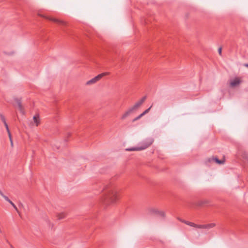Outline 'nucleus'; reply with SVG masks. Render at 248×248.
Masks as SVG:
<instances>
[{
  "mask_svg": "<svg viewBox=\"0 0 248 248\" xmlns=\"http://www.w3.org/2000/svg\"><path fill=\"white\" fill-rule=\"evenodd\" d=\"M100 191L103 192L101 198L102 202L106 205L115 202L117 199V192L114 186L99 184Z\"/></svg>",
  "mask_w": 248,
  "mask_h": 248,
  "instance_id": "f257e3e1",
  "label": "nucleus"
},
{
  "mask_svg": "<svg viewBox=\"0 0 248 248\" xmlns=\"http://www.w3.org/2000/svg\"><path fill=\"white\" fill-rule=\"evenodd\" d=\"M154 141V140L153 138H147L140 142L137 147L127 148L126 149V151H135L143 150L150 146Z\"/></svg>",
  "mask_w": 248,
  "mask_h": 248,
  "instance_id": "f03ea898",
  "label": "nucleus"
},
{
  "mask_svg": "<svg viewBox=\"0 0 248 248\" xmlns=\"http://www.w3.org/2000/svg\"><path fill=\"white\" fill-rule=\"evenodd\" d=\"M38 15L39 16H40V17H42L45 18L47 20L52 21L55 23L58 24L63 25V26L66 25V23L64 22H63V21H61L59 19H56V18H54L53 17H51L45 16L44 15H43V14H41L40 13H38Z\"/></svg>",
  "mask_w": 248,
  "mask_h": 248,
  "instance_id": "7ed1b4c3",
  "label": "nucleus"
},
{
  "mask_svg": "<svg viewBox=\"0 0 248 248\" xmlns=\"http://www.w3.org/2000/svg\"><path fill=\"white\" fill-rule=\"evenodd\" d=\"M107 74V73H102L100 74H99L97 76L95 77L94 78H93L91 80H89L87 82L86 84L87 85H91L95 83L97 81H98L99 79H100L103 76L105 75H106Z\"/></svg>",
  "mask_w": 248,
  "mask_h": 248,
  "instance_id": "20e7f679",
  "label": "nucleus"
},
{
  "mask_svg": "<svg viewBox=\"0 0 248 248\" xmlns=\"http://www.w3.org/2000/svg\"><path fill=\"white\" fill-rule=\"evenodd\" d=\"M216 162L218 164H222L224 163V160H219L218 158L217 157H212V158H209L207 159V161H206V163H207L208 162L209 163H210L211 162Z\"/></svg>",
  "mask_w": 248,
  "mask_h": 248,
  "instance_id": "39448f33",
  "label": "nucleus"
},
{
  "mask_svg": "<svg viewBox=\"0 0 248 248\" xmlns=\"http://www.w3.org/2000/svg\"><path fill=\"white\" fill-rule=\"evenodd\" d=\"M146 96H143L140 101H139L138 102H137L133 106V107L136 110L138 108H139L140 106L144 102L145 100L146 99Z\"/></svg>",
  "mask_w": 248,
  "mask_h": 248,
  "instance_id": "423d86ee",
  "label": "nucleus"
},
{
  "mask_svg": "<svg viewBox=\"0 0 248 248\" xmlns=\"http://www.w3.org/2000/svg\"><path fill=\"white\" fill-rule=\"evenodd\" d=\"M15 101L17 103V106H18L19 111H20L21 113H22V114H24V108L22 105L21 99H18V98H16L15 99Z\"/></svg>",
  "mask_w": 248,
  "mask_h": 248,
  "instance_id": "0eeeda50",
  "label": "nucleus"
},
{
  "mask_svg": "<svg viewBox=\"0 0 248 248\" xmlns=\"http://www.w3.org/2000/svg\"><path fill=\"white\" fill-rule=\"evenodd\" d=\"M135 110L134 108L132 107L129 108L122 116V119H125L127 116H128L133 111Z\"/></svg>",
  "mask_w": 248,
  "mask_h": 248,
  "instance_id": "6e6552de",
  "label": "nucleus"
},
{
  "mask_svg": "<svg viewBox=\"0 0 248 248\" xmlns=\"http://www.w3.org/2000/svg\"><path fill=\"white\" fill-rule=\"evenodd\" d=\"M240 82L241 81L239 79L236 78L231 82V86L232 87H235L238 85L240 84Z\"/></svg>",
  "mask_w": 248,
  "mask_h": 248,
  "instance_id": "1a4fd4ad",
  "label": "nucleus"
},
{
  "mask_svg": "<svg viewBox=\"0 0 248 248\" xmlns=\"http://www.w3.org/2000/svg\"><path fill=\"white\" fill-rule=\"evenodd\" d=\"M4 199L5 201L8 202L14 208V209L17 211V213H19L18 209L16 205L8 198V197H4Z\"/></svg>",
  "mask_w": 248,
  "mask_h": 248,
  "instance_id": "9d476101",
  "label": "nucleus"
},
{
  "mask_svg": "<svg viewBox=\"0 0 248 248\" xmlns=\"http://www.w3.org/2000/svg\"><path fill=\"white\" fill-rule=\"evenodd\" d=\"M33 120L36 126H38L40 123L39 117L38 115H36L33 116Z\"/></svg>",
  "mask_w": 248,
  "mask_h": 248,
  "instance_id": "9b49d317",
  "label": "nucleus"
},
{
  "mask_svg": "<svg viewBox=\"0 0 248 248\" xmlns=\"http://www.w3.org/2000/svg\"><path fill=\"white\" fill-rule=\"evenodd\" d=\"M149 212L150 214H158L159 210L155 208H150L148 209Z\"/></svg>",
  "mask_w": 248,
  "mask_h": 248,
  "instance_id": "f8f14e48",
  "label": "nucleus"
},
{
  "mask_svg": "<svg viewBox=\"0 0 248 248\" xmlns=\"http://www.w3.org/2000/svg\"><path fill=\"white\" fill-rule=\"evenodd\" d=\"M180 220L181 222H184L185 224H186L187 225H189L190 226L196 227L197 226V224H194V223H192V222H189V221H185V220H182V219H180Z\"/></svg>",
  "mask_w": 248,
  "mask_h": 248,
  "instance_id": "ddd939ff",
  "label": "nucleus"
},
{
  "mask_svg": "<svg viewBox=\"0 0 248 248\" xmlns=\"http://www.w3.org/2000/svg\"><path fill=\"white\" fill-rule=\"evenodd\" d=\"M57 217L59 220H61V219L64 218L66 217V215L64 213H62L60 214H58L57 215Z\"/></svg>",
  "mask_w": 248,
  "mask_h": 248,
  "instance_id": "4468645a",
  "label": "nucleus"
},
{
  "mask_svg": "<svg viewBox=\"0 0 248 248\" xmlns=\"http://www.w3.org/2000/svg\"><path fill=\"white\" fill-rule=\"evenodd\" d=\"M205 226H206L205 227V229H209V228H211L215 227V223H210V224H206V225H205Z\"/></svg>",
  "mask_w": 248,
  "mask_h": 248,
  "instance_id": "2eb2a0df",
  "label": "nucleus"
},
{
  "mask_svg": "<svg viewBox=\"0 0 248 248\" xmlns=\"http://www.w3.org/2000/svg\"><path fill=\"white\" fill-rule=\"evenodd\" d=\"M157 215L162 217L163 218H165V213L162 211H159Z\"/></svg>",
  "mask_w": 248,
  "mask_h": 248,
  "instance_id": "dca6fc26",
  "label": "nucleus"
},
{
  "mask_svg": "<svg viewBox=\"0 0 248 248\" xmlns=\"http://www.w3.org/2000/svg\"><path fill=\"white\" fill-rule=\"evenodd\" d=\"M205 225H197L195 227L196 228H200V229H205Z\"/></svg>",
  "mask_w": 248,
  "mask_h": 248,
  "instance_id": "f3484780",
  "label": "nucleus"
},
{
  "mask_svg": "<svg viewBox=\"0 0 248 248\" xmlns=\"http://www.w3.org/2000/svg\"><path fill=\"white\" fill-rule=\"evenodd\" d=\"M0 118L3 123L4 121H6L5 117L2 114H0Z\"/></svg>",
  "mask_w": 248,
  "mask_h": 248,
  "instance_id": "a211bd4d",
  "label": "nucleus"
},
{
  "mask_svg": "<svg viewBox=\"0 0 248 248\" xmlns=\"http://www.w3.org/2000/svg\"><path fill=\"white\" fill-rule=\"evenodd\" d=\"M152 106H151L150 107H149L148 108H147V109H146L144 111H143V112L145 114H146L147 113H148L150 109L151 108Z\"/></svg>",
  "mask_w": 248,
  "mask_h": 248,
  "instance_id": "6ab92c4d",
  "label": "nucleus"
},
{
  "mask_svg": "<svg viewBox=\"0 0 248 248\" xmlns=\"http://www.w3.org/2000/svg\"><path fill=\"white\" fill-rule=\"evenodd\" d=\"M208 203V201H203V202H202L200 205H204V204H207Z\"/></svg>",
  "mask_w": 248,
  "mask_h": 248,
  "instance_id": "aec40b11",
  "label": "nucleus"
},
{
  "mask_svg": "<svg viewBox=\"0 0 248 248\" xmlns=\"http://www.w3.org/2000/svg\"><path fill=\"white\" fill-rule=\"evenodd\" d=\"M140 119V117L138 116H137V117H136L135 118H134L133 120H132V122H134L138 120H139Z\"/></svg>",
  "mask_w": 248,
  "mask_h": 248,
  "instance_id": "412c9836",
  "label": "nucleus"
},
{
  "mask_svg": "<svg viewBox=\"0 0 248 248\" xmlns=\"http://www.w3.org/2000/svg\"><path fill=\"white\" fill-rule=\"evenodd\" d=\"M218 53L220 55H221V53H222V48L220 47L218 48Z\"/></svg>",
  "mask_w": 248,
  "mask_h": 248,
  "instance_id": "4be33fe9",
  "label": "nucleus"
},
{
  "mask_svg": "<svg viewBox=\"0 0 248 248\" xmlns=\"http://www.w3.org/2000/svg\"><path fill=\"white\" fill-rule=\"evenodd\" d=\"M3 124H4V126H5L6 128L8 129V125L7 124L6 122L4 121Z\"/></svg>",
  "mask_w": 248,
  "mask_h": 248,
  "instance_id": "5701e85b",
  "label": "nucleus"
},
{
  "mask_svg": "<svg viewBox=\"0 0 248 248\" xmlns=\"http://www.w3.org/2000/svg\"><path fill=\"white\" fill-rule=\"evenodd\" d=\"M0 195L3 197L4 199V197H7L6 196L4 195L2 192L0 190Z\"/></svg>",
  "mask_w": 248,
  "mask_h": 248,
  "instance_id": "b1692460",
  "label": "nucleus"
},
{
  "mask_svg": "<svg viewBox=\"0 0 248 248\" xmlns=\"http://www.w3.org/2000/svg\"><path fill=\"white\" fill-rule=\"evenodd\" d=\"M145 114L142 112V113H141L140 115H139V116L140 117V119L143 117L144 115H145Z\"/></svg>",
  "mask_w": 248,
  "mask_h": 248,
  "instance_id": "393cba45",
  "label": "nucleus"
},
{
  "mask_svg": "<svg viewBox=\"0 0 248 248\" xmlns=\"http://www.w3.org/2000/svg\"><path fill=\"white\" fill-rule=\"evenodd\" d=\"M145 114L142 112V113H141L140 115H139V116L140 117V119L143 117L144 115H145Z\"/></svg>",
  "mask_w": 248,
  "mask_h": 248,
  "instance_id": "a878e982",
  "label": "nucleus"
},
{
  "mask_svg": "<svg viewBox=\"0 0 248 248\" xmlns=\"http://www.w3.org/2000/svg\"><path fill=\"white\" fill-rule=\"evenodd\" d=\"M8 136H9L10 140H11V139H12L11 134V133L8 134Z\"/></svg>",
  "mask_w": 248,
  "mask_h": 248,
  "instance_id": "bb28decb",
  "label": "nucleus"
},
{
  "mask_svg": "<svg viewBox=\"0 0 248 248\" xmlns=\"http://www.w3.org/2000/svg\"><path fill=\"white\" fill-rule=\"evenodd\" d=\"M10 142H11V146H13V142L12 139H11Z\"/></svg>",
  "mask_w": 248,
  "mask_h": 248,
  "instance_id": "cd10ccee",
  "label": "nucleus"
},
{
  "mask_svg": "<svg viewBox=\"0 0 248 248\" xmlns=\"http://www.w3.org/2000/svg\"><path fill=\"white\" fill-rule=\"evenodd\" d=\"M6 130H7V131L8 134L11 133L10 132L9 127H8V129H6Z\"/></svg>",
  "mask_w": 248,
  "mask_h": 248,
  "instance_id": "c85d7f7f",
  "label": "nucleus"
},
{
  "mask_svg": "<svg viewBox=\"0 0 248 248\" xmlns=\"http://www.w3.org/2000/svg\"><path fill=\"white\" fill-rule=\"evenodd\" d=\"M245 65L246 67H248V64H246Z\"/></svg>",
  "mask_w": 248,
  "mask_h": 248,
  "instance_id": "c756f323",
  "label": "nucleus"
},
{
  "mask_svg": "<svg viewBox=\"0 0 248 248\" xmlns=\"http://www.w3.org/2000/svg\"><path fill=\"white\" fill-rule=\"evenodd\" d=\"M20 205H21V206H23L22 203H20Z\"/></svg>",
  "mask_w": 248,
  "mask_h": 248,
  "instance_id": "7c9ffc66",
  "label": "nucleus"
}]
</instances>
